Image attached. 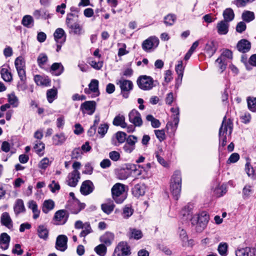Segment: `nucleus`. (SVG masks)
<instances>
[{
	"label": "nucleus",
	"instance_id": "obj_1",
	"mask_svg": "<svg viewBox=\"0 0 256 256\" xmlns=\"http://www.w3.org/2000/svg\"><path fill=\"white\" fill-rule=\"evenodd\" d=\"M170 189L174 198L178 200L182 188V175L180 171H176L171 177Z\"/></svg>",
	"mask_w": 256,
	"mask_h": 256
},
{
	"label": "nucleus",
	"instance_id": "obj_2",
	"mask_svg": "<svg viewBox=\"0 0 256 256\" xmlns=\"http://www.w3.org/2000/svg\"><path fill=\"white\" fill-rule=\"evenodd\" d=\"M232 130V123L228 119L226 120V116L223 118L221 126L219 130L220 144L224 146L226 144V135L228 132L230 135Z\"/></svg>",
	"mask_w": 256,
	"mask_h": 256
},
{
	"label": "nucleus",
	"instance_id": "obj_3",
	"mask_svg": "<svg viewBox=\"0 0 256 256\" xmlns=\"http://www.w3.org/2000/svg\"><path fill=\"white\" fill-rule=\"evenodd\" d=\"M209 219V216L206 212H202L198 214L194 215L191 218V223L195 226L197 232H200L206 228Z\"/></svg>",
	"mask_w": 256,
	"mask_h": 256
},
{
	"label": "nucleus",
	"instance_id": "obj_4",
	"mask_svg": "<svg viewBox=\"0 0 256 256\" xmlns=\"http://www.w3.org/2000/svg\"><path fill=\"white\" fill-rule=\"evenodd\" d=\"M116 84L118 85L120 89V94L122 96L127 98L129 96V93L133 88L132 82L130 80L121 78L116 80Z\"/></svg>",
	"mask_w": 256,
	"mask_h": 256
},
{
	"label": "nucleus",
	"instance_id": "obj_5",
	"mask_svg": "<svg viewBox=\"0 0 256 256\" xmlns=\"http://www.w3.org/2000/svg\"><path fill=\"white\" fill-rule=\"evenodd\" d=\"M136 82L138 87L144 90H149L155 86L152 78L147 76H139Z\"/></svg>",
	"mask_w": 256,
	"mask_h": 256
},
{
	"label": "nucleus",
	"instance_id": "obj_6",
	"mask_svg": "<svg viewBox=\"0 0 256 256\" xmlns=\"http://www.w3.org/2000/svg\"><path fill=\"white\" fill-rule=\"evenodd\" d=\"M125 192L124 185L120 183H116L112 188V194L113 198L117 203L122 202L124 198L122 196Z\"/></svg>",
	"mask_w": 256,
	"mask_h": 256
},
{
	"label": "nucleus",
	"instance_id": "obj_7",
	"mask_svg": "<svg viewBox=\"0 0 256 256\" xmlns=\"http://www.w3.org/2000/svg\"><path fill=\"white\" fill-rule=\"evenodd\" d=\"M96 108V102L94 100L86 101L81 104L80 110L82 114H92Z\"/></svg>",
	"mask_w": 256,
	"mask_h": 256
},
{
	"label": "nucleus",
	"instance_id": "obj_8",
	"mask_svg": "<svg viewBox=\"0 0 256 256\" xmlns=\"http://www.w3.org/2000/svg\"><path fill=\"white\" fill-rule=\"evenodd\" d=\"M68 218V213L64 210L56 212L54 217V224L57 225L64 224Z\"/></svg>",
	"mask_w": 256,
	"mask_h": 256
},
{
	"label": "nucleus",
	"instance_id": "obj_9",
	"mask_svg": "<svg viewBox=\"0 0 256 256\" xmlns=\"http://www.w3.org/2000/svg\"><path fill=\"white\" fill-rule=\"evenodd\" d=\"M158 44V39L156 36H151L143 42L142 48L144 50L148 52L152 48L157 47Z\"/></svg>",
	"mask_w": 256,
	"mask_h": 256
},
{
	"label": "nucleus",
	"instance_id": "obj_10",
	"mask_svg": "<svg viewBox=\"0 0 256 256\" xmlns=\"http://www.w3.org/2000/svg\"><path fill=\"white\" fill-rule=\"evenodd\" d=\"M66 22L68 27L70 29V32L76 35H80L82 34V28L78 23L74 22L72 19L68 16L66 18Z\"/></svg>",
	"mask_w": 256,
	"mask_h": 256
},
{
	"label": "nucleus",
	"instance_id": "obj_11",
	"mask_svg": "<svg viewBox=\"0 0 256 256\" xmlns=\"http://www.w3.org/2000/svg\"><path fill=\"white\" fill-rule=\"evenodd\" d=\"M128 119L129 121L135 126H140L142 124L140 114L136 110H132L129 113Z\"/></svg>",
	"mask_w": 256,
	"mask_h": 256
},
{
	"label": "nucleus",
	"instance_id": "obj_12",
	"mask_svg": "<svg viewBox=\"0 0 256 256\" xmlns=\"http://www.w3.org/2000/svg\"><path fill=\"white\" fill-rule=\"evenodd\" d=\"M236 256H256V248L245 247L238 248L235 251Z\"/></svg>",
	"mask_w": 256,
	"mask_h": 256
},
{
	"label": "nucleus",
	"instance_id": "obj_13",
	"mask_svg": "<svg viewBox=\"0 0 256 256\" xmlns=\"http://www.w3.org/2000/svg\"><path fill=\"white\" fill-rule=\"evenodd\" d=\"M80 172L72 171L69 173L66 180V182L70 186L75 187L80 179Z\"/></svg>",
	"mask_w": 256,
	"mask_h": 256
},
{
	"label": "nucleus",
	"instance_id": "obj_14",
	"mask_svg": "<svg viewBox=\"0 0 256 256\" xmlns=\"http://www.w3.org/2000/svg\"><path fill=\"white\" fill-rule=\"evenodd\" d=\"M68 238L65 235L58 236L56 240V248L61 252L65 251L67 248Z\"/></svg>",
	"mask_w": 256,
	"mask_h": 256
},
{
	"label": "nucleus",
	"instance_id": "obj_15",
	"mask_svg": "<svg viewBox=\"0 0 256 256\" xmlns=\"http://www.w3.org/2000/svg\"><path fill=\"white\" fill-rule=\"evenodd\" d=\"M84 204L80 203L76 199H74L71 203L68 204V208L71 211L72 213L77 214L82 209L84 208Z\"/></svg>",
	"mask_w": 256,
	"mask_h": 256
},
{
	"label": "nucleus",
	"instance_id": "obj_16",
	"mask_svg": "<svg viewBox=\"0 0 256 256\" xmlns=\"http://www.w3.org/2000/svg\"><path fill=\"white\" fill-rule=\"evenodd\" d=\"M117 178L121 180H124L132 174V170L128 168H118L116 171Z\"/></svg>",
	"mask_w": 256,
	"mask_h": 256
},
{
	"label": "nucleus",
	"instance_id": "obj_17",
	"mask_svg": "<svg viewBox=\"0 0 256 256\" xmlns=\"http://www.w3.org/2000/svg\"><path fill=\"white\" fill-rule=\"evenodd\" d=\"M94 190V184L90 180L84 182L80 186V191L84 195H88L91 193Z\"/></svg>",
	"mask_w": 256,
	"mask_h": 256
},
{
	"label": "nucleus",
	"instance_id": "obj_18",
	"mask_svg": "<svg viewBox=\"0 0 256 256\" xmlns=\"http://www.w3.org/2000/svg\"><path fill=\"white\" fill-rule=\"evenodd\" d=\"M114 239V234L111 232H106L100 237V240L105 245L109 246L111 245Z\"/></svg>",
	"mask_w": 256,
	"mask_h": 256
},
{
	"label": "nucleus",
	"instance_id": "obj_19",
	"mask_svg": "<svg viewBox=\"0 0 256 256\" xmlns=\"http://www.w3.org/2000/svg\"><path fill=\"white\" fill-rule=\"evenodd\" d=\"M54 36L57 43L62 44L66 41V36L65 32L62 28H57L54 34Z\"/></svg>",
	"mask_w": 256,
	"mask_h": 256
},
{
	"label": "nucleus",
	"instance_id": "obj_20",
	"mask_svg": "<svg viewBox=\"0 0 256 256\" xmlns=\"http://www.w3.org/2000/svg\"><path fill=\"white\" fill-rule=\"evenodd\" d=\"M2 224L9 229H12L13 226L12 221L8 212H4L0 217Z\"/></svg>",
	"mask_w": 256,
	"mask_h": 256
},
{
	"label": "nucleus",
	"instance_id": "obj_21",
	"mask_svg": "<svg viewBox=\"0 0 256 256\" xmlns=\"http://www.w3.org/2000/svg\"><path fill=\"white\" fill-rule=\"evenodd\" d=\"M238 51L244 53L248 52L250 48V43L245 39H242L238 42L236 46Z\"/></svg>",
	"mask_w": 256,
	"mask_h": 256
},
{
	"label": "nucleus",
	"instance_id": "obj_22",
	"mask_svg": "<svg viewBox=\"0 0 256 256\" xmlns=\"http://www.w3.org/2000/svg\"><path fill=\"white\" fill-rule=\"evenodd\" d=\"M10 242V236L5 232L2 233L0 236V248L2 250L8 248Z\"/></svg>",
	"mask_w": 256,
	"mask_h": 256
},
{
	"label": "nucleus",
	"instance_id": "obj_23",
	"mask_svg": "<svg viewBox=\"0 0 256 256\" xmlns=\"http://www.w3.org/2000/svg\"><path fill=\"white\" fill-rule=\"evenodd\" d=\"M14 210L16 216L25 212L26 208L24 201L22 199H18L16 200L14 206Z\"/></svg>",
	"mask_w": 256,
	"mask_h": 256
},
{
	"label": "nucleus",
	"instance_id": "obj_24",
	"mask_svg": "<svg viewBox=\"0 0 256 256\" xmlns=\"http://www.w3.org/2000/svg\"><path fill=\"white\" fill-rule=\"evenodd\" d=\"M228 22L224 20L220 22L217 24L218 32L220 34H226L228 31Z\"/></svg>",
	"mask_w": 256,
	"mask_h": 256
},
{
	"label": "nucleus",
	"instance_id": "obj_25",
	"mask_svg": "<svg viewBox=\"0 0 256 256\" xmlns=\"http://www.w3.org/2000/svg\"><path fill=\"white\" fill-rule=\"evenodd\" d=\"M64 70V66L61 63L55 62L51 66L50 71L55 76H60L63 72Z\"/></svg>",
	"mask_w": 256,
	"mask_h": 256
},
{
	"label": "nucleus",
	"instance_id": "obj_26",
	"mask_svg": "<svg viewBox=\"0 0 256 256\" xmlns=\"http://www.w3.org/2000/svg\"><path fill=\"white\" fill-rule=\"evenodd\" d=\"M120 251L122 252V255L125 256L129 254L130 253V248L128 246L126 242H120L115 249V252Z\"/></svg>",
	"mask_w": 256,
	"mask_h": 256
},
{
	"label": "nucleus",
	"instance_id": "obj_27",
	"mask_svg": "<svg viewBox=\"0 0 256 256\" xmlns=\"http://www.w3.org/2000/svg\"><path fill=\"white\" fill-rule=\"evenodd\" d=\"M145 191L146 186L144 184H137L132 190L133 194L137 197L144 195Z\"/></svg>",
	"mask_w": 256,
	"mask_h": 256
},
{
	"label": "nucleus",
	"instance_id": "obj_28",
	"mask_svg": "<svg viewBox=\"0 0 256 256\" xmlns=\"http://www.w3.org/2000/svg\"><path fill=\"white\" fill-rule=\"evenodd\" d=\"M55 206L54 202L52 200H45L42 204V211L47 214L54 209Z\"/></svg>",
	"mask_w": 256,
	"mask_h": 256
},
{
	"label": "nucleus",
	"instance_id": "obj_29",
	"mask_svg": "<svg viewBox=\"0 0 256 256\" xmlns=\"http://www.w3.org/2000/svg\"><path fill=\"white\" fill-rule=\"evenodd\" d=\"M216 50V47L214 42H210L206 44L205 47V52L208 57L212 56Z\"/></svg>",
	"mask_w": 256,
	"mask_h": 256
},
{
	"label": "nucleus",
	"instance_id": "obj_30",
	"mask_svg": "<svg viewBox=\"0 0 256 256\" xmlns=\"http://www.w3.org/2000/svg\"><path fill=\"white\" fill-rule=\"evenodd\" d=\"M66 138L64 133L57 134L52 137L53 144L56 146L61 145L66 141Z\"/></svg>",
	"mask_w": 256,
	"mask_h": 256
},
{
	"label": "nucleus",
	"instance_id": "obj_31",
	"mask_svg": "<svg viewBox=\"0 0 256 256\" xmlns=\"http://www.w3.org/2000/svg\"><path fill=\"white\" fill-rule=\"evenodd\" d=\"M37 232L40 238L44 240L48 239V230L46 226L43 225L39 226L38 228Z\"/></svg>",
	"mask_w": 256,
	"mask_h": 256
},
{
	"label": "nucleus",
	"instance_id": "obj_32",
	"mask_svg": "<svg viewBox=\"0 0 256 256\" xmlns=\"http://www.w3.org/2000/svg\"><path fill=\"white\" fill-rule=\"evenodd\" d=\"M0 74L4 81L10 82L12 80V74L8 68L2 67L0 70Z\"/></svg>",
	"mask_w": 256,
	"mask_h": 256
},
{
	"label": "nucleus",
	"instance_id": "obj_33",
	"mask_svg": "<svg viewBox=\"0 0 256 256\" xmlns=\"http://www.w3.org/2000/svg\"><path fill=\"white\" fill-rule=\"evenodd\" d=\"M128 236L130 238H133L138 240L141 238L142 237L143 234L140 230L130 228L129 230Z\"/></svg>",
	"mask_w": 256,
	"mask_h": 256
},
{
	"label": "nucleus",
	"instance_id": "obj_34",
	"mask_svg": "<svg viewBox=\"0 0 256 256\" xmlns=\"http://www.w3.org/2000/svg\"><path fill=\"white\" fill-rule=\"evenodd\" d=\"M226 58L229 59L232 58V52L228 50H226L223 52L221 56L216 60V63L220 64L222 62H226Z\"/></svg>",
	"mask_w": 256,
	"mask_h": 256
},
{
	"label": "nucleus",
	"instance_id": "obj_35",
	"mask_svg": "<svg viewBox=\"0 0 256 256\" xmlns=\"http://www.w3.org/2000/svg\"><path fill=\"white\" fill-rule=\"evenodd\" d=\"M34 80L38 86H48L50 85V82L48 78L43 77L40 75H36L34 78Z\"/></svg>",
	"mask_w": 256,
	"mask_h": 256
},
{
	"label": "nucleus",
	"instance_id": "obj_36",
	"mask_svg": "<svg viewBox=\"0 0 256 256\" xmlns=\"http://www.w3.org/2000/svg\"><path fill=\"white\" fill-rule=\"evenodd\" d=\"M184 66H183V62L182 60L178 61V64L176 66L175 70L176 74L178 75V80H180V82H182L183 75L184 72Z\"/></svg>",
	"mask_w": 256,
	"mask_h": 256
},
{
	"label": "nucleus",
	"instance_id": "obj_37",
	"mask_svg": "<svg viewBox=\"0 0 256 256\" xmlns=\"http://www.w3.org/2000/svg\"><path fill=\"white\" fill-rule=\"evenodd\" d=\"M28 207L31 209L34 214L33 218L36 219L39 217L40 211L38 210V205L34 200H30L28 202Z\"/></svg>",
	"mask_w": 256,
	"mask_h": 256
},
{
	"label": "nucleus",
	"instance_id": "obj_38",
	"mask_svg": "<svg viewBox=\"0 0 256 256\" xmlns=\"http://www.w3.org/2000/svg\"><path fill=\"white\" fill-rule=\"evenodd\" d=\"M113 124L114 126H120L122 128H126L127 124L125 122V118L123 116H116L113 120Z\"/></svg>",
	"mask_w": 256,
	"mask_h": 256
},
{
	"label": "nucleus",
	"instance_id": "obj_39",
	"mask_svg": "<svg viewBox=\"0 0 256 256\" xmlns=\"http://www.w3.org/2000/svg\"><path fill=\"white\" fill-rule=\"evenodd\" d=\"M224 21L230 22L232 21L234 16L233 10L230 8H226L223 12Z\"/></svg>",
	"mask_w": 256,
	"mask_h": 256
},
{
	"label": "nucleus",
	"instance_id": "obj_40",
	"mask_svg": "<svg viewBox=\"0 0 256 256\" xmlns=\"http://www.w3.org/2000/svg\"><path fill=\"white\" fill-rule=\"evenodd\" d=\"M45 148L44 144L40 141H36L34 146L35 152L40 156H42Z\"/></svg>",
	"mask_w": 256,
	"mask_h": 256
},
{
	"label": "nucleus",
	"instance_id": "obj_41",
	"mask_svg": "<svg viewBox=\"0 0 256 256\" xmlns=\"http://www.w3.org/2000/svg\"><path fill=\"white\" fill-rule=\"evenodd\" d=\"M246 101L248 109L252 112H256V98L248 96Z\"/></svg>",
	"mask_w": 256,
	"mask_h": 256
},
{
	"label": "nucleus",
	"instance_id": "obj_42",
	"mask_svg": "<svg viewBox=\"0 0 256 256\" xmlns=\"http://www.w3.org/2000/svg\"><path fill=\"white\" fill-rule=\"evenodd\" d=\"M114 207V205L112 202L103 204L101 206L103 212L108 214H110L113 211Z\"/></svg>",
	"mask_w": 256,
	"mask_h": 256
},
{
	"label": "nucleus",
	"instance_id": "obj_43",
	"mask_svg": "<svg viewBox=\"0 0 256 256\" xmlns=\"http://www.w3.org/2000/svg\"><path fill=\"white\" fill-rule=\"evenodd\" d=\"M228 244L226 242H220L218 248V253L222 256H226L228 254Z\"/></svg>",
	"mask_w": 256,
	"mask_h": 256
},
{
	"label": "nucleus",
	"instance_id": "obj_44",
	"mask_svg": "<svg viewBox=\"0 0 256 256\" xmlns=\"http://www.w3.org/2000/svg\"><path fill=\"white\" fill-rule=\"evenodd\" d=\"M57 95V90L54 88L50 89L46 92L48 100L50 103H52L56 98Z\"/></svg>",
	"mask_w": 256,
	"mask_h": 256
},
{
	"label": "nucleus",
	"instance_id": "obj_45",
	"mask_svg": "<svg viewBox=\"0 0 256 256\" xmlns=\"http://www.w3.org/2000/svg\"><path fill=\"white\" fill-rule=\"evenodd\" d=\"M8 102L10 105H12V107H17L18 105V100L16 95L12 93L8 95Z\"/></svg>",
	"mask_w": 256,
	"mask_h": 256
},
{
	"label": "nucleus",
	"instance_id": "obj_46",
	"mask_svg": "<svg viewBox=\"0 0 256 256\" xmlns=\"http://www.w3.org/2000/svg\"><path fill=\"white\" fill-rule=\"evenodd\" d=\"M106 247L104 244H100L94 248L96 252L100 256H104L106 252Z\"/></svg>",
	"mask_w": 256,
	"mask_h": 256
},
{
	"label": "nucleus",
	"instance_id": "obj_47",
	"mask_svg": "<svg viewBox=\"0 0 256 256\" xmlns=\"http://www.w3.org/2000/svg\"><path fill=\"white\" fill-rule=\"evenodd\" d=\"M242 18L246 22H250L254 18V13L250 11H246L243 12Z\"/></svg>",
	"mask_w": 256,
	"mask_h": 256
},
{
	"label": "nucleus",
	"instance_id": "obj_48",
	"mask_svg": "<svg viewBox=\"0 0 256 256\" xmlns=\"http://www.w3.org/2000/svg\"><path fill=\"white\" fill-rule=\"evenodd\" d=\"M82 229L83 230L80 234V237L84 238L88 234L92 232V229L89 222H85V225L84 226V228Z\"/></svg>",
	"mask_w": 256,
	"mask_h": 256
},
{
	"label": "nucleus",
	"instance_id": "obj_49",
	"mask_svg": "<svg viewBox=\"0 0 256 256\" xmlns=\"http://www.w3.org/2000/svg\"><path fill=\"white\" fill-rule=\"evenodd\" d=\"M48 56L45 54H40L37 58L38 65L42 68L48 61Z\"/></svg>",
	"mask_w": 256,
	"mask_h": 256
},
{
	"label": "nucleus",
	"instance_id": "obj_50",
	"mask_svg": "<svg viewBox=\"0 0 256 256\" xmlns=\"http://www.w3.org/2000/svg\"><path fill=\"white\" fill-rule=\"evenodd\" d=\"M14 65L16 70L25 68V62L22 56L18 57L14 61Z\"/></svg>",
	"mask_w": 256,
	"mask_h": 256
},
{
	"label": "nucleus",
	"instance_id": "obj_51",
	"mask_svg": "<svg viewBox=\"0 0 256 256\" xmlns=\"http://www.w3.org/2000/svg\"><path fill=\"white\" fill-rule=\"evenodd\" d=\"M146 119L148 121L151 122L152 126L153 128H157L160 127V121L155 118L152 115H148L146 117Z\"/></svg>",
	"mask_w": 256,
	"mask_h": 256
},
{
	"label": "nucleus",
	"instance_id": "obj_52",
	"mask_svg": "<svg viewBox=\"0 0 256 256\" xmlns=\"http://www.w3.org/2000/svg\"><path fill=\"white\" fill-rule=\"evenodd\" d=\"M88 64L96 70H100L103 66L104 62L102 60L96 62L94 60H90Z\"/></svg>",
	"mask_w": 256,
	"mask_h": 256
},
{
	"label": "nucleus",
	"instance_id": "obj_53",
	"mask_svg": "<svg viewBox=\"0 0 256 256\" xmlns=\"http://www.w3.org/2000/svg\"><path fill=\"white\" fill-rule=\"evenodd\" d=\"M126 144L136 148V144L138 142V138L134 135H130L126 140Z\"/></svg>",
	"mask_w": 256,
	"mask_h": 256
},
{
	"label": "nucleus",
	"instance_id": "obj_54",
	"mask_svg": "<svg viewBox=\"0 0 256 256\" xmlns=\"http://www.w3.org/2000/svg\"><path fill=\"white\" fill-rule=\"evenodd\" d=\"M126 134L122 132H118L115 134V138L119 143L122 144L126 140Z\"/></svg>",
	"mask_w": 256,
	"mask_h": 256
},
{
	"label": "nucleus",
	"instance_id": "obj_55",
	"mask_svg": "<svg viewBox=\"0 0 256 256\" xmlns=\"http://www.w3.org/2000/svg\"><path fill=\"white\" fill-rule=\"evenodd\" d=\"M176 18L173 14H168L164 17V22L166 26H172L174 24Z\"/></svg>",
	"mask_w": 256,
	"mask_h": 256
},
{
	"label": "nucleus",
	"instance_id": "obj_56",
	"mask_svg": "<svg viewBox=\"0 0 256 256\" xmlns=\"http://www.w3.org/2000/svg\"><path fill=\"white\" fill-rule=\"evenodd\" d=\"M90 90L94 92H98V81L96 80H92L88 85Z\"/></svg>",
	"mask_w": 256,
	"mask_h": 256
},
{
	"label": "nucleus",
	"instance_id": "obj_57",
	"mask_svg": "<svg viewBox=\"0 0 256 256\" xmlns=\"http://www.w3.org/2000/svg\"><path fill=\"white\" fill-rule=\"evenodd\" d=\"M33 23L32 18L28 15L25 16L22 20V24L24 26L26 27H30Z\"/></svg>",
	"mask_w": 256,
	"mask_h": 256
},
{
	"label": "nucleus",
	"instance_id": "obj_58",
	"mask_svg": "<svg viewBox=\"0 0 256 256\" xmlns=\"http://www.w3.org/2000/svg\"><path fill=\"white\" fill-rule=\"evenodd\" d=\"M134 210L130 207L126 206L123 209L122 214L124 218H128L132 214Z\"/></svg>",
	"mask_w": 256,
	"mask_h": 256
},
{
	"label": "nucleus",
	"instance_id": "obj_59",
	"mask_svg": "<svg viewBox=\"0 0 256 256\" xmlns=\"http://www.w3.org/2000/svg\"><path fill=\"white\" fill-rule=\"evenodd\" d=\"M154 134L156 138L158 139L160 142H162L165 140L166 134L164 130H154Z\"/></svg>",
	"mask_w": 256,
	"mask_h": 256
},
{
	"label": "nucleus",
	"instance_id": "obj_60",
	"mask_svg": "<svg viewBox=\"0 0 256 256\" xmlns=\"http://www.w3.org/2000/svg\"><path fill=\"white\" fill-rule=\"evenodd\" d=\"M108 126L107 124H102L98 128V133L103 137L107 132Z\"/></svg>",
	"mask_w": 256,
	"mask_h": 256
},
{
	"label": "nucleus",
	"instance_id": "obj_61",
	"mask_svg": "<svg viewBox=\"0 0 256 256\" xmlns=\"http://www.w3.org/2000/svg\"><path fill=\"white\" fill-rule=\"evenodd\" d=\"M240 159V156L238 153L234 152L228 158L227 163L231 164L236 162Z\"/></svg>",
	"mask_w": 256,
	"mask_h": 256
},
{
	"label": "nucleus",
	"instance_id": "obj_62",
	"mask_svg": "<svg viewBox=\"0 0 256 256\" xmlns=\"http://www.w3.org/2000/svg\"><path fill=\"white\" fill-rule=\"evenodd\" d=\"M50 164L49 159L44 158L42 159L38 164V167L42 169H46Z\"/></svg>",
	"mask_w": 256,
	"mask_h": 256
},
{
	"label": "nucleus",
	"instance_id": "obj_63",
	"mask_svg": "<svg viewBox=\"0 0 256 256\" xmlns=\"http://www.w3.org/2000/svg\"><path fill=\"white\" fill-rule=\"evenodd\" d=\"M48 187L50 188L52 192H54L56 190H58L60 189V184L55 180H52V182L49 184Z\"/></svg>",
	"mask_w": 256,
	"mask_h": 256
},
{
	"label": "nucleus",
	"instance_id": "obj_64",
	"mask_svg": "<svg viewBox=\"0 0 256 256\" xmlns=\"http://www.w3.org/2000/svg\"><path fill=\"white\" fill-rule=\"evenodd\" d=\"M109 157L112 160L116 162L120 158V154L116 151H112L109 153Z\"/></svg>",
	"mask_w": 256,
	"mask_h": 256
}]
</instances>
